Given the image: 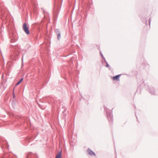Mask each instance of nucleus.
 <instances>
[{"label": "nucleus", "instance_id": "f257e3e1", "mask_svg": "<svg viewBox=\"0 0 158 158\" xmlns=\"http://www.w3.org/2000/svg\"><path fill=\"white\" fill-rule=\"evenodd\" d=\"M23 29L27 34H29L30 32L29 31V28L27 26L26 23H24L23 25Z\"/></svg>", "mask_w": 158, "mask_h": 158}, {"label": "nucleus", "instance_id": "f03ea898", "mask_svg": "<svg viewBox=\"0 0 158 158\" xmlns=\"http://www.w3.org/2000/svg\"><path fill=\"white\" fill-rule=\"evenodd\" d=\"M87 152L88 153V154L91 156L94 155L95 156V153L93 152L92 150H91L89 148H88L87 150Z\"/></svg>", "mask_w": 158, "mask_h": 158}, {"label": "nucleus", "instance_id": "7ed1b4c3", "mask_svg": "<svg viewBox=\"0 0 158 158\" xmlns=\"http://www.w3.org/2000/svg\"><path fill=\"white\" fill-rule=\"evenodd\" d=\"M120 76V75H116L115 76H114V77H113L112 79L114 81H119V77Z\"/></svg>", "mask_w": 158, "mask_h": 158}, {"label": "nucleus", "instance_id": "20e7f679", "mask_svg": "<svg viewBox=\"0 0 158 158\" xmlns=\"http://www.w3.org/2000/svg\"><path fill=\"white\" fill-rule=\"evenodd\" d=\"M61 153L60 152H59L58 154L56 155V158H61Z\"/></svg>", "mask_w": 158, "mask_h": 158}, {"label": "nucleus", "instance_id": "39448f33", "mask_svg": "<svg viewBox=\"0 0 158 158\" xmlns=\"http://www.w3.org/2000/svg\"><path fill=\"white\" fill-rule=\"evenodd\" d=\"M23 80V78H22L20 80V81L19 82H18V83L16 84V85H19L21 83V82H22Z\"/></svg>", "mask_w": 158, "mask_h": 158}, {"label": "nucleus", "instance_id": "423d86ee", "mask_svg": "<svg viewBox=\"0 0 158 158\" xmlns=\"http://www.w3.org/2000/svg\"><path fill=\"white\" fill-rule=\"evenodd\" d=\"M60 37V34H58L57 35V38L58 39H59Z\"/></svg>", "mask_w": 158, "mask_h": 158}, {"label": "nucleus", "instance_id": "0eeeda50", "mask_svg": "<svg viewBox=\"0 0 158 158\" xmlns=\"http://www.w3.org/2000/svg\"><path fill=\"white\" fill-rule=\"evenodd\" d=\"M106 67H108L109 66V65H108V64H106Z\"/></svg>", "mask_w": 158, "mask_h": 158}, {"label": "nucleus", "instance_id": "6e6552de", "mask_svg": "<svg viewBox=\"0 0 158 158\" xmlns=\"http://www.w3.org/2000/svg\"><path fill=\"white\" fill-rule=\"evenodd\" d=\"M13 94L14 95H13V97H15V94H14V93H13Z\"/></svg>", "mask_w": 158, "mask_h": 158}]
</instances>
